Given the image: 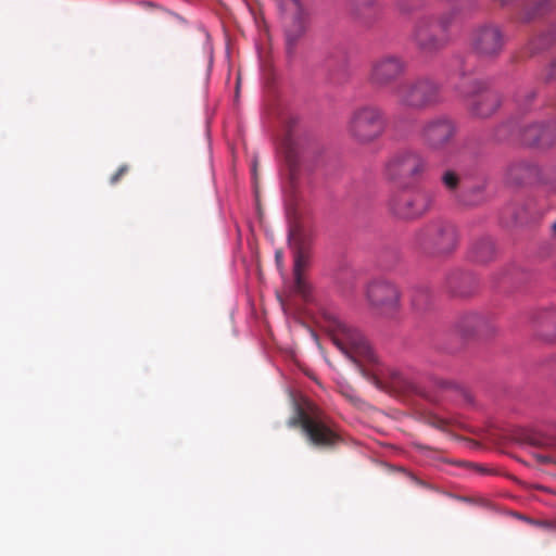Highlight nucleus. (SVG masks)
<instances>
[{
    "mask_svg": "<svg viewBox=\"0 0 556 556\" xmlns=\"http://www.w3.org/2000/svg\"><path fill=\"white\" fill-rule=\"evenodd\" d=\"M415 42L422 53L432 54L447 46L450 36L446 33H442L435 24H431L428 27H419L416 30Z\"/></svg>",
    "mask_w": 556,
    "mask_h": 556,
    "instance_id": "obj_17",
    "label": "nucleus"
},
{
    "mask_svg": "<svg viewBox=\"0 0 556 556\" xmlns=\"http://www.w3.org/2000/svg\"><path fill=\"white\" fill-rule=\"evenodd\" d=\"M506 178L513 185L539 181L547 191L556 193V168L542 172L534 163L521 160L507 167Z\"/></svg>",
    "mask_w": 556,
    "mask_h": 556,
    "instance_id": "obj_14",
    "label": "nucleus"
},
{
    "mask_svg": "<svg viewBox=\"0 0 556 556\" xmlns=\"http://www.w3.org/2000/svg\"><path fill=\"white\" fill-rule=\"evenodd\" d=\"M456 330L465 338H470L478 333L490 330L488 318L479 313H467L462 315L456 321Z\"/></svg>",
    "mask_w": 556,
    "mask_h": 556,
    "instance_id": "obj_18",
    "label": "nucleus"
},
{
    "mask_svg": "<svg viewBox=\"0 0 556 556\" xmlns=\"http://www.w3.org/2000/svg\"><path fill=\"white\" fill-rule=\"evenodd\" d=\"M362 7L365 9V10H369L371 9V4L372 2H368V1H365V2H361Z\"/></svg>",
    "mask_w": 556,
    "mask_h": 556,
    "instance_id": "obj_32",
    "label": "nucleus"
},
{
    "mask_svg": "<svg viewBox=\"0 0 556 556\" xmlns=\"http://www.w3.org/2000/svg\"><path fill=\"white\" fill-rule=\"evenodd\" d=\"M366 298L371 307L383 315H391L399 308L400 293L397 288L387 280H374L366 290Z\"/></svg>",
    "mask_w": 556,
    "mask_h": 556,
    "instance_id": "obj_16",
    "label": "nucleus"
},
{
    "mask_svg": "<svg viewBox=\"0 0 556 556\" xmlns=\"http://www.w3.org/2000/svg\"><path fill=\"white\" fill-rule=\"evenodd\" d=\"M526 3H527V5L523 9L525 14L521 16V20L525 22H529V21L535 18L536 16L541 15L544 12L545 5L548 2L532 1V2H526Z\"/></svg>",
    "mask_w": 556,
    "mask_h": 556,
    "instance_id": "obj_24",
    "label": "nucleus"
},
{
    "mask_svg": "<svg viewBox=\"0 0 556 556\" xmlns=\"http://www.w3.org/2000/svg\"><path fill=\"white\" fill-rule=\"evenodd\" d=\"M424 420L427 425L437 428L439 430H445L448 422L446 419H443L434 414L428 413L425 415Z\"/></svg>",
    "mask_w": 556,
    "mask_h": 556,
    "instance_id": "obj_25",
    "label": "nucleus"
},
{
    "mask_svg": "<svg viewBox=\"0 0 556 556\" xmlns=\"http://www.w3.org/2000/svg\"><path fill=\"white\" fill-rule=\"evenodd\" d=\"M129 172V166L124 164L118 167V169L111 176L110 182L111 185L117 184L123 176H125Z\"/></svg>",
    "mask_w": 556,
    "mask_h": 556,
    "instance_id": "obj_26",
    "label": "nucleus"
},
{
    "mask_svg": "<svg viewBox=\"0 0 556 556\" xmlns=\"http://www.w3.org/2000/svg\"><path fill=\"white\" fill-rule=\"evenodd\" d=\"M391 93L401 108L413 111H425L443 102L442 85L428 75L396 84Z\"/></svg>",
    "mask_w": 556,
    "mask_h": 556,
    "instance_id": "obj_2",
    "label": "nucleus"
},
{
    "mask_svg": "<svg viewBox=\"0 0 556 556\" xmlns=\"http://www.w3.org/2000/svg\"><path fill=\"white\" fill-rule=\"evenodd\" d=\"M275 258H276V262L278 264V266L281 265L282 263V258H283V254L281 251H277L276 254H275Z\"/></svg>",
    "mask_w": 556,
    "mask_h": 556,
    "instance_id": "obj_31",
    "label": "nucleus"
},
{
    "mask_svg": "<svg viewBox=\"0 0 556 556\" xmlns=\"http://www.w3.org/2000/svg\"><path fill=\"white\" fill-rule=\"evenodd\" d=\"M506 45V36L495 24H483L476 27L470 36V48L483 60H494L501 55Z\"/></svg>",
    "mask_w": 556,
    "mask_h": 556,
    "instance_id": "obj_13",
    "label": "nucleus"
},
{
    "mask_svg": "<svg viewBox=\"0 0 556 556\" xmlns=\"http://www.w3.org/2000/svg\"><path fill=\"white\" fill-rule=\"evenodd\" d=\"M434 195L431 191L419 189L413 192H401L390 200L391 213L403 220L421 217L432 207Z\"/></svg>",
    "mask_w": 556,
    "mask_h": 556,
    "instance_id": "obj_11",
    "label": "nucleus"
},
{
    "mask_svg": "<svg viewBox=\"0 0 556 556\" xmlns=\"http://www.w3.org/2000/svg\"><path fill=\"white\" fill-rule=\"evenodd\" d=\"M387 119L383 110L376 104L355 108L348 119L349 136L359 144H370L386 131Z\"/></svg>",
    "mask_w": 556,
    "mask_h": 556,
    "instance_id": "obj_5",
    "label": "nucleus"
},
{
    "mask_svg": "<svg viewBox=\"0 0 556 556\" xmlns=\"http://www.w3.org/2000/svg\"><path fill=\"white\" fill-rule=\"evenodd\" d=\"M412 245L427 255L450 254L457 245L455 227L443 219H433L415 231Z\"/></svg>",
    "mask_w": 556,
    "mask_h": 556,
    "instance_id": "obj_4",
    "label": "nucleus"
},
{
    "mask_svg": "<svg viewBox=\"0 0 556 556\" xmlns=\"http://www.w3.org/2000/svg\"><path fill=\"white\" fill-rule=\"evenodd\" d=\"M556 40L555 36L543 35L538 38H533L527 46L526 51L529 55H533L539 51L547 48Z\"/></svg>",
    "mask_w": 556,
    "mask_h": 556,
    "instance_id": "obj_23",
    "label": "nucleus"
},
{
    "mask_svg": "<svg viewBox=\"0 0 556 556\" xmlns=\"http://www.w3.org/2000/svg\"><path fill=\"white\" fill-rule=\"evenodd\" d=\"M311 233L300 225H294L289 231V245L293 251L294 265V290L303 299L307 300L311 295V286L305 280L304 270L309 263Z\"/></svg>",
    "mask_w": 556,
    "mask_h": 556,
    "instance_id": "obj_7",
    "label": "nucleus"
},
{
    "mask_svg": "<svg viewBox=\"0 0 556 556\" xmlns=\"http://www.w3.org/2000/svg\"><path fill=\"white\" fill-rule=\"evenodd\" d=\"M288 128H291V126L289 125ZM280 149L285 153L286 160L289 163V165L291 167L295 166L298 162V147L295 140L292 137L291 129H288V134L281 141Z\"/></svg>",
    "mask_w": 556,
    "mask_h": 556,
    "instance_id": "obj_21",
    "label": "nucleus"
},
{
    "mask_svg": "<svg viewBox=\"0 0 556 556\" xmlns=\"http://www.w3.org/2000/svg\"><path fill=\"white\" fill-rule=\"evenodd\" d=\"M546 431L556 437V422H551ZM551 445H556V439L552 440Z\"/></svg>",
    "mask_w": 556,
    "mask_h": 556,
    "instance_id": "obj_29",
    "label": "nucleus"
},
{
    "mask_svg": "<svg viewBox=\"0 0 556 556\" xmlns=\"http://www.w3.org/2000/svg\"><path fill=\"white\" fill-rule=\"evenodd\" d=\"M434 383L438 388L443 390H452L456 389L457 386L453 381L444 380V379H435Z\"/></svg>",
    "mask_w": 556,
    "mask_h": 556,
    "instance_id": "obj_28",
    "label": "nucleus"
},
{
    "mask_svg": "<svg viewBox=\"0 0 556 556\" xmlns=\"http://www.w3.org/2000/svg\"><path fill=\"white\" fill-rule=\"evenodd\" d=\"M427 160L414 150L394 153L384 165V175L389 180L402 182L417 179L427 170Z\"/></svg>",
    "mask_w": 556,
    "mask_h": 556,
    "instance_id": "obj_10",
    "label": "nucleus"
},
{
    "mask_svg": "<svg viewBox=\"0 0 556 556\" xmlns=\"http://www.w3.org/2000/svg\"><path fill=\"white\" fill-rule=\"evenodd\" d=\"M288 426L299 428L306 443L319 451H334L344 442L340 426L312 401L295 405Z\"/></svg>",
    "mask_w": 556,
    "mask_h": 556,
    "instance_id": "obj_1",
    "label": "nucleus"
},
{
    "mask_svg": "<svg viewBox=\"0 0 556 556\" xmlns=\"http://www.w3.org/2000/svg\"><path fill=\"white\" fill-rule=\"evenodd\" d=\"M543 80L548 83L556 79V61L553 62L548 68L543 73Z\"/></svg>",
    "mask_w": 556,
    "mask_h": 556,
    "instance_id": "obj_27",
    "label": "nucleus"
},
{
    "mask_svg": "<svg viewBox=\"0 0 556 556\" xmlns=\"http://www.w3.org/2000/svg\"><path fill=\"white\" fill-rule=\"evenodd\" d=\"M413 304L416 305V306L419 305L416 300L413 301Z\"/></svg>",
    "mask_w": 556,
    "mask_h": 556,
    "instance_id": "obj_33",
    "label": "nucleus"
},
{
    "mask_svg": "<svg viewBox=\"0 0 556 556\" xmlns=\"http://www.w3.org/2000/svg\"><path fill=\"white\" fill-rule=\"evenodd\" d=\"M408 71L407 60L397 53H382L374 58L368 67L367 81L376 89L395 85Z\"/></svg>",
    "mask_w": 556,
    "mask_h": 556,
    "instance_id": "obj_6",
    "label": "nucleus"
},
{
    "mask_svg": "<svg viewBox=\"0 0 556 556\" xmlns=\"http://www.w3.org/2000/svg\"><path fill=\"white\" fill-rule=\"evenodd\" d=\"M466 106L470 114L478 118H486L494 114L501 105V96L488 88V85L478 79L459 87Z\"/></svg>",
    "mask_w": 556,
    "mask_h": 556,
    "instance_id": "obj_9",
    "label": "nucleus"
},
{
    "mask_svg": "<svg viewBox=\"0 0 556 556\" xmlns=\"http://www.w3.org/2000/svg\"><path fill=\"white\" fill-rule=\"evenodd\" d=\"M495 248L490 238H481L473 242L470 251L472 261L477 263H486L494 256Z\"/></svg>",
    "mask_w": 556,
    "mask_h": 556,
    "instance_id": "obj_20",
    "label": "nucleus"
},
{
    "mask_svg": "<svg viewBox=\"0 0 556 556\" xmlns=\"http://www.w3.org/2000/svg\"><path fill=\"white\" fill-rule=\"evenodd\" d=\"M457 134L456 123L448 116H435L427 119L420 130L419 138L430 151H443L448 148Z\"/></svg>",
    "mask_w": 556,
    "mask_h": 556,
    "instance_id": "obj_12",
    "label": "nucleus"
},
{
    "mask_svg": "<svg viewBox=\"0 0 556 556\" xmlns=\"http://www.w3.org/2000/svg\"><path fill=\"white\" fill-rule=\"evenodd\" d=\"M279 9L285 23L287 53L292 55L305 31L307 13L302 2H279Z\"/></svg>",
    "mask_w": 556,
    "mask_h": 556,
    "instance_id": "obj_15",
    "label": "nucleus"
},
{
    "mask_svg": "<svg viewBox=\"0 0 556 556\" xmlns=\"http://www.w3.org/2000/svg\"><path fill=\"white\" fill-rule=\"evenodd\" d=\"M541 525L545 528L556 530V521H544Z\"/></svg>",
    "mask_w": 556,
    "mask_h": 556,
    "instance_id": "obj_30",
    "label": "nucleus"
},
{
    "mask_svg": "<svg viewBox=\"0 0 556 556\" xmlns=\"http://www.w3.org/2000/svg\"><path fill=\"white\" fill-rule=\"evenodd\" d=\"M556 126L545 128L541 124L532 122H508L496 130L497 140H518L526 146L547 147L556 142L554 131Z\"/></svg>",
    "mask_w": 556,
    "mask_h": 556,
    "instance_id": "obj_8",
    "label": "nucleus"
},
{
    "mask_svg": "<svg viewBox=\"0 0 556 556\" xmlns=\"http://www.w3.org/2000/svg\"><path fill=\"white\" fill-rule=\"evenodd\" d=\"M327 329L334 345L359 367L378 363V357L367 339L354 327L337 316H328Z\"/></svg>",
    "mask_w": 556,
    "mask_h": 556,
    "instance_id": "obj_3",
    "label": "nucleus"
},
{
    "mask_svg": "<svg viewBox=\"0 0 556 556\" xmlns=\"http://www.w3.org/2000/svg\"><path fill=\"white\" fill-rule=\"evenodd\" d=\"M441 182L447 192L455 194L462 186V176L454 169H445L441 175Z\"/></svg>",
    "mask_w": 556,
    "mask_h": 556,
    "instance_id": "obj_22",
    "label": "nucleus"
},
{
    "mask_svg": "<svg viewBox=\"0 0 556 556\" xmlns=\"http://www.w3.org/2000/svg\"><path fill=\"white\" fill-rule=\"evenodd\" d=\"M471 8L464 2H458L455 5H453L448 11L440 15V17L434 24L441 29L442 33L448 34V29L453 25L471 17Z\"/></svg>",
    "mask_w": 556,
    "mask_h": 556,
    "instance_id": "obj_19",
    "label": "nucleus"
}]
</instances>
